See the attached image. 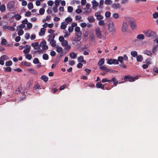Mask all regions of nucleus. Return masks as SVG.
I'll use <instances>...</instances> for the list:
<instances>
[{"instance_id":"5fc2aeb1","label":"nucleus","mask_w":158,"mask_h":158,"mask_svg":"<svg viewBox=\"0 0 158 158\" xmlns=\"http://www.w3.org/2000/svg\"><path fill=\"white\" fill-rule=\"evenodd\" d=\"M33 63L34 64H37L39 63V61L37 58H35L33 60Z\"/></svg>"},{"instance_id":"bb28decb","label":"nucleus","mask_w":158,"mask_h":158,"mask_svg":"<svg viewBox=\"0 0 158 158\" xmlns=\"http://www.w3.org/2000/svg\"><path fill=\"white\" fill-rule=\"evenodd\" d=\"M137 38L139 40H142L144 39V36L143 35L140 34L137 36Z\"/></svg>"},{"instance_id":"37998d69","label":"nucleus","mask_w":158,"mask_h":158,"mask_svg":"<svg viewBox=\"0 0 158 158\" xmlns=\"http://www.w3.org/2000/svg\"><path fill=\"white\" fill-rule=\"evenodd\" d=\"M111 81H112V80H108V79H107L106 78H103V79H102V83H104L106 82H110Z\"/></svg>"},{"instance_id":"7ed1b4c3","label":"nucleus","mask_w":158,"mask_h":158,"mask_svg":"<svg viewBox=\"0 0 158 158\" xmlns=\"http://www.w3.org/2000/svg\"><path fill=\"white\" fill-rule=\"evenodd\" d=\"M108 30L112 34H114L115 32L114 25L112 22H110L108 24Z\"/></svg>"},{"instance_id":"a18cd8bd","label":"nucleus","mask_w":158,"mask_h":158,"mask_svg":"<svg viewBox=\"0 0 158 158\" xmlns=\"http://www.w3.org/2000/svg\"><path fill=\"white\" fill-rule=\"evenodd\" d=\"M43 58L44 60H48V56L47 54L45 53L43 55Z\"/></svg>"},{"instance_id":"69168bd1","label":"nucleus","mask_w":158,"mask_h":158,"mask_svg":"<svg viewBox=\"0 0 158 158\" xmlns=\"http://www.w3.org/2000/svg\"><path fill=\"white\" fill-rule=\"evenodd\" d=\"M85 13H89L91 12V9L90 8H84Z\"/></svg>"},{"instance_id":"9d476101","label":"nucleus","mask_w":158,"mask_h":158,"mask_svg":"<svg viewBox=\"0 0 158 158\" xmlns=\"http://www.w3.org/2000/svg\"><path fill=\"white\" fill-rule=\"evenodd\" d=\"M92 5L93 6H92V9H95L96 10V7L98 6L99 5V4L98 2H97L96 0H93L92 2Z\"/></svg>"},{"instance_id":"13d9d810","label":"nucleus","mask_w":158,"mask_h":158,"mask_svg":"<svg viewBox=\"0 0 158 158\" xmlns=\"http://www.w3.org/2000/svg\"><path fill=\"white\" fill-rule=\"evenodd\" d=\"M118 14L117 13H114L112 15L113 17L115 19H117L118 17Z\"/></svg>"},{"instance_id":"4be33fe9","label":"nucleus","mask_w":158,"mask_h":158,"mask_svg":"<svg viewBox=\"0 0 158 158\" xmlns=\"http://www.w3.org/2000/svg\"><path fill=\"white\" fill-rule=\"evenodd\" d=\"M104 58H102L99 60L98 63V64L99 66H100L104 64Z\"/></svg>"},{"instance_id":"412c9836","label":"nucleus","mask_w":158,"mask_h":158,"mask_svg":"<svg viewBox=\"0 0 158 158\" xmlns=\"http://www.w3.org/2000/svg\"><path fill=\"white\" fill-rule=\"evenodd\" d=\"M69 56L72 59H75L77 57V55L74 52H71L69 54Z\"/></svg>"},{"instance_id":"cd10ccee","label":"nucleus","mask_w":158,"mask_h":158,"mask_svg":"<svg viewBox=\"0 0 158 158\" xmlns=\"http://www.w3.org/2000/svg\"><path fill=\"white\" fill-rule=\"evenodd\" d=\"M73 19L70 17H68L65 19V22H67V24H68L70 22H72Z\"/></svg>"},{"instance_id":"bf43d9fd","label":"nucleus","mask_w":158,"mask_h":158,"mask_svg":"<svg viewBox=\"0 0 158 158\" xmlns=\"http://www.w3.org/2000/svg\"><path fill=\"white\" fill-rule=\"evenodd\" d=\"M145 63L147 64H151V59L148 58L145 61Z\"/></svg>"},{"instance_id":"f704fd0d","label":"nucleus","mask_w":158,"mask_h":158,"mask_svg":"<svg viewBox=\"0 0 158 158\" xmlns=\"http://www.w3.org/2000/svg\"><path fill=\"white\" fill-rule=\"evenodd\" d=\"M131 54L132 56L133 57H135L137 55V53L135 51H132L131 52Z\"/></svg>"},{"instance_id":"4c0bfd02","label":"nucleus","mask_w":158,"mask_h":158,"mask_svg":"<svg viewBox=\"0 0 158 158\" xmlns=\"http://www.w3.org/2000/svg\"><path fill=\"white\" fill-rule=\"evenodd\" d=\"M49 43L51 45V46L53 47H56V42L54 40H53L52 41H51L50 42H49Z\"/></svg>"},{"instance_id":"e433bc0d","label":"nucleus","mask_w":158,"mask_h":158,"mask_svg":"<svg viewBox=\"0 0 158 158\" xmlns=\"http://www.w3.org/2000/svg\"><path fill=\"white\" fill-rule=\"evenodd\" d=\"M28 7L30 10H31L33 8V5L32 2H29L28 4Z\"/></svg>"},{"instance_id":"8fccbe9b","label":"nucleus","mask_w":158,"mask_h":158,"mask_svg":"<svg viewBox=\"0 0 158 158\" xmlns=\"http://www.w3.org/2000/svg\"><path fill=\"white\" fill-rule=\"evenodd\" d=\"M112 2L111 0H105V3L106 5H110L112 3Z\"/></svg>"},{"instance_id":"864d4df0","label":"nucleus","mask_w":158,"mask_h":158,"mask_svg":"<svg viewBox=\"0 0 158 158\" xmlns=\"http://www.w3.org/2000/svg\"><path fill=\"white\" fill-rule=\"evenodd\" d=\"M61 0H55V5L56 6H58L59 5L60 2Z\"/></svg>"},{"instance_id":"3c124183","label":"nucleus","mask_w":158,"mask_h":158,"mask_svg":"<svg viewBox=\"0 0 158 158\" xmlns=\"http://www.w3.org/2000/svg\"><path fill=\"white\" fill-rule=\"evenodd\" d=\"M45 12V10L44 9L41 8L39 10V13L41 15H43Z\"/></svg>"},{"instance_id":"2f4dec72","label":"nucleus","mask_w":158,"mask_h":158,"mask_svg":"<svg viewBox=\"0 0 158 158\" xmlns=\"http://www.w3.org/2000/svg\"><path fill=\"white\" fill-rule=\"evenodd\" d=\"M137 60L139 62H141L143 59V57L142 55H139L136 57Z\"/></svg>"},{"instance_id":"6e6d98bb","label":"nucleus","mask_w":158,"mask_h":158,"mask_svg":"<svg viewBox=\"0 0 158 158\" xmlns=\"http://www.w3.org/2000/svg\"><path fill=\"white\" fill-rule=\"evenodd\" d=\"M111 15L109 11H106L105 13V16L106 18H108L110 17Z\"/></svg>"},{"instance_id":"603ef678","label":"nucleus","mask_w":158,"mask_h":158,"mask_svg":"<svg viewBox=\"0 0 158 158\" xmlns=\"http://www.w3.org/2000/svg\"><path fill=\"white\" fill-rule=\"evenodd\" d=\"M104 1L103 0H101L100 1V2H99L100 5L99 6V7L101 9L102 8V7H103L102 5L104 3Z\"/></svg>"},{"instance_id":"393cba45","label":"nucleus","mask_w":158,"mask_h":158,"mask_svg":"<svg viewBox=\"0 0 158 158\" xmlns=\"http://www.w3.org/2000/svg\"><path fill=\"white\" fill-rule=\"evenodd\" d=\"M56 51L60 53L62 52L63 48L62 47H59L57 45L56 46Z\"/></svg>"},{"instance_id":"4d7b16f0","label":"nucleus","mask_w":158,"mask_h":158,"mask_svg":"<svg viewBox=\"0 0 158 158\" xmlns=\"http://www.w3.org/2000/svg\"><path fill=\"white\" fill-rule=\"evenodd\" d=\"M98 24L100 25L103 26L105 25V22L103 20H101L98 22Z\"/></svg>"},{"instance_id":"774afa93","label":"nucleus","mask_w":158,"mask_h":158,"mask_svg":"<svg viewBox=\"0 0 158 158\" xmlns=\"http://www.w3.org/2000/svg\"><path fill=\"white\" fill-rule=\"evenodd\" d=\"M59 41L61 43L64 40V37L62 36H60L59 38Z\"/></svg>"},{"instance_id":"0eeeda50","label":"nucleus","mask_w":158,"mask_h":158,"mask_svg":"<svg viewBox=\"0 0 158 158\" xmlns=\"http://www.w3.org/2000/svg\"><path fill=\"white\" fill-rule=\"evenodd\" d=\"M40 46L42 47V48L43 50H47L48 48V47L46 45V41L44 40L40 43Z\"/></svg>"},{"instance_id":"ddd939ff","label":"nucleus","mask_w":158,"mask_h":158,"mask_svg":"<svg viewBox=\"0 0 158 158\" xmlns=\"http://www.w3.org/2000/svg\"><path fill=\"white\" fill-rule=\"evenodd\" d=\"M95 15L97 19L98 20H100L103 19V17L101 15L100 12H98L96 13Z\"/></svg>"},{"instance_id":"c756f323","label":"nucleus","mask_w":158,"mask_h":158,"mask_svg":"<svg viewBox=\"0 0 158 158\" xmlns=\"http://www.w3.org/2000/svg\"><path fill=\"white\" fill-rule=\"evenodd\" d=\"M24 56L27 59L30 60L31 59L32 57V56L30 54H25Z\"/></svg>"},{"instance_id":"58836bf2","label":"nucleus","mask_w":158,"mask_h":158,"mask_svg":"<svg viewBox=\"0 0 158 158\" xmlns=\"http://www.w3.org/2000/svg\"><path fill=\"white\" fill-rule=\"evenodd\" d=\"M107 63L109 64H113V59H106Z\"/></svg>"},{"instance_id":"ea45409f","label":"nucleus","mask_w":158,"mask_h":158,"mask_svg":"<svg viewBox=\"0 0 158 158\" xmlns=\"http://www.w3.org/2000/svg\"><path fill=\"white\" fill-rule=\"evenodd\" d=\"M22 64L23 65H26L27 66H29L31 65V63L27 62H22Z\"/></svg>"},{"instance_id":"473e14b6","label":"nucleus","mask_w":158,"mask_h":158,"mask_svg":"<svg viewBox=\"0 0 158 158\" xmlns=\"http://www.w3.org/2000/svg\"><path fill=\"white\" fill-rule=\"evenodd\" d=\"M111 80L113 82V83L114 85L115 86H116L118 84V81L116 80L115 77L113 78Z\"/></svg>"},{"instance_id":"338daca9","label":"nucleus","mask_w":158,"mask_h":158,"mask_svg":"<svg viewBox=\"0 0 158 158\" xmlns=\"http://www.w3.org/2000/svg\"><path fill=\"white\" fill-rule=\"evenodd\" d=\"M153 18L154 19H156L158 17V13L155 12L153 15Z\"/></svg>"},{"instance_id":"f3484780","label":"nucleus","mask_w":158,"mask_h":158,"mask_svg":"<svg viewBox=\"0 0 158 158\" xmlns=\"http://www.w3.org/2000/svg\"><path fill=\"white\" fill-rule=\"evenodd\" d=\"M49 38L48 39V42H50L54 40V38L55 36L54 34H50L48 35Z\"/></svg>"},{"instance_id":"c03bdc74","label":"nucleus","mask_w":158,"mask_h":158,"mask_svg":"<svg viewBox=\"0 0 158 158\" xmlns=\"http://www.w3.org/2000/svg\"><path fill=\"white\" fill-rule=\"evenodd\" d=\"M12 64V62L11 60L6 61V65L7 66H11Z\"/></svg>"},{"instance_id":"5701e85b","label":"nucleus","mask_w":158,"mask_h":158,"mask_svg":"<svg viewBox=\"0 0 158 158\" xmlns=\"http://www.w3.org/2000/svg\"><path fill=\"white\" fill-rule=\"evenodd\" d=\"M87 19L89 22L90 23H93L95 20V19L93 16H89Z\"/></svg>"},{"instance_id":"a878e982","label":"nucleus","mask_w":158,"mask_h":158,"mask_svg":"<svg viewBox=\"0 0 158 158\" xmlns=\"http://www.w3.org/2000/svg\"><path fill=\"white\" fill-rule=\"evenodd\" d=\"M41 79L43 80L44 82H46L48 80V77L44 75L41 77Z\"/></svg>"},{"instance_id":"20e7f679","label":"nucleus","mask_w":158,"mask_h":158,"mask_svg":"<svg viewBox=\"0 0 158 158\" xmlns=\"http://www.w3.org/2000/svg\"><path fill=\"white\" fill-rule=\"evenodd\" d=\"M130 19L129 23L130 26L132 30L135 29L136 27V23L133 19L131 18H130Z\"/></svg>"},{"instance_id":"c9c22d12","label":"nucleus","mask_w":158,"mask_h":158,"mask_svg":"<svg viewBox=\"0 0 158 158\" xmlns=\"http://www.w3.org/2000/svg\"><path fill=\"white\" fill-rule=\"evenodd\" d=\"M0 59H2V60H7L9 59V58L6 55H4L2 56L0 58Z\"/></svg>"},{"instance_id":"9b49d317","label":"nucleus","mask_w":158,"mask_h":158,"mask_svg":"<svg viewBox=\"0 0 158 158\" xmlns=\"http://www.w3.org/2000/svg\"><path fill=\"white\" fill-rule=\"evenodd\" d=\"M25 49L23 51V52L25 54L29 53L30 50L31 46L28 45H26L25 46Z\"/></svg>"},{"instance_id":"c85d7f7f","label":"nucleus","mask_w":158,"mask_h":158,"mask_svg":"<svg viewBox=\"0 0 158 158\" xmlns=\"http://www.w3.org/2000/svg\"><path fill=\"white\" fill-rule=\"evenodd\" d=\"M143 53L145 54H146L149 56H152V54L151 52L148 50H145L144 51Z\"/></svg>"},{"instance_id":"f03ea898","label":"nucleus","mask_w":158,"mask_h":158,"mask_svg":"<svg viewBox=\"0 0 158 158\" xmlns=\"http://www.w3.org/2000/svg\"><path fill=\"white\" fill-rule=\"evenodd\" d=\"M143 33L146 36L148 37H153L156 35L155 32L152 31L150 29L144 31Z\"/></svg>"},{"instance_id":"052dcab7","label":"nucleus","mask_w":158,"mask_h":158,"mask_svg":"<svg viewBox=\"0 0 158 158\" xmlns=\"http://www.w3.org/2000/svg\"><path fill=\"white\" fill-rule=\"evenodd\" d=\"M73 30V28L72 26H70L68 27V30L69 33L72 32Z\"/></svg>"},{"instance_id":"423d86ee","label":"nucleus","mask_w":158,"mask_h":158,"mask_svg":"<svg viewBox=\"0 0 158 158\" xmlns=\"http://www.w3.org/2000/svg\"><path fill=\"white\" fill-rule=\"evenodd\" d=\"M95 31L97 36L100 38L102 37L101 32L99 27H96L95 29Z\"/></svg>"},{"instance_id":"72a5a7b5","label":"nucleus","mask_w":158,"mask_h":158,"mask_svg":"<svg viewBox=\"0 0 158 158\" xmlns=\"http://www.w3.org/2000/svg\"><path fill=\"white\" fill-rule=\"evenodd\" d=\"M25 26V25L22 23V24L19 25L17 27V30H18L19 29H21L23 28Z\"/></svg>"},{"instance_id":"79ce46f5","label":"nucleus","mask_w":158,"mask_h":158,"mask_svg":"<svg viewBox=\"0 0 158 158\" xmlns=\"http://www.w3.org/2000/svg\"><path fill=\"white\" fill-rule=\"evenodd\" d=\"M5 10L6 6L5 5H2L0 6V10L1 12H2L5 11Z\"/></svg>"},{"instance_id":"39448f33","label":"nucleus","mask_w":158,"mask_h":158,"mask_svg":"<svg viewBox=\"0 0 158 158\" xmlns=\"http://www.w3.org/2000/svg\"><path fill=\"white\" fill-rule=\"evenodd\" d=\"M75 35L78 37V38H81V33L80 32V28L78 27H76L75 28Z\"/></svg>"},{"instance_id":"aec40b11","label":"nucleus","mask_w":158,"mask_h":158,"mask_svg":"<svg viewBox=\"0 0 158 158\" xmlns=\"http://www.w3.org/2000/svg\"><path fill=\"white\" fill-rule=\"evenodd\" d=\"M39 43L38 42H35L31 44V46L34 47V48L35 49H39L38 47Z\"/></svg>"},{"instance_id":"e2e57ef3","label":"nucleus","mask_w":158,"mask_h":158,"mask_svg":"<svg viewBox=\"0 0 158 158\" xmlns=\"http://www.w3.org/2000/svg\"><path fill=\"white\" fill-rule=\"evenodd\" d=\"M7 29L10 30L11 31H13L15 30V28L12 26H8V27H7Z\"/></svg>"},{"instance_id":"6e6552de","label":"nucleus","mask_w":158,"mask_h":158,"mask_svg":"<svg viewBox=\"0 0 158 158\" xmlns=\"http://www.w3.org/2000/svg\"><path fill=\"white\" fill-rule=\"evenodd\" d=\"M80 38H78L75 37L72 41V44L75 45H77L80 44Z\"/></svg>"},{"instance_id":"4468645a","label":"nucleus","mask_w":158,"mask_h":158,"mask_svg":"<svg viewBox=\"0 0 158 158\" xmlns=\"http://www.w3.org/2000/svg\"><path fill=\"white\" fill-rule=\"evenodd\" d=\"M96 87L97 88H101L102 89H104V85H102L101 82H98L96 84Z\"/></svg>"},{"instance_id":"a211bd4d","label":"nucleus","mask_w":158,"mask_h":158,"mask_svg":"<svg viewBox=\"0 0 158 158\" xmlns=\"http://www.w3.org/2000/svg\"><path fill=\"white\" fill-rule=\"evenodd\" d=\"M1 39L2 40L0 44L1 45H2L6 46L7 42L6 40L3 37H2L1 38Z\"/></svg>"},{"instance_id":"680f3d73","label":"nucleus","mask_w":158,"mask_h":158,"mask_svg":"<svg viewBox=\"0 0 158 158\" xmlns=\"http://www.w3.org/2000/svg\"><path fill=\"white\" fill-rule=\"evenodd\" d=\"M22 90V87L21 86H19L16 89V92L17 93L21 91Z\"/></svg>"},{"instance_id":"de8ad7c7","label":"nucleus","mask_w":158,"mask_h":158,"mask_svg":"<svg viewBox=\"0 0 158 158\" xmlns=\"http://www.w3.org/2000/svg\"><path fill=\"white\" fill-rule=\"evenodd\" d=\"M19 31L18 32V34L19 36L22 35L24 33V31L22 29H19Z\"/></svg>"},{"instance_id":"f8f14e48","label":"nucleus","mask_w":158,"mask_h":158,"mask_svg":"<svg viewBox=\"0 0 158 158\" xmlns=\"http://www.w3.org/2000/svg\"><path fill=\"white\" fill-rule=\"evenodd\" d=\"M14 15L13 17L15 18V19L17 21L19 20L22 18V16L20 14H16L15 12H14Z\"/></svg>"},{"instance_id":"6ab92c4d","label":"nucleus","mask_w":158,"mask_h":158,"mask_svg":"<svg viewBox=\"0 0 158 158\" xmlns=\"http://www.w3.org/2000/svg\"><path fill=\"white\" fill-rule=\"evenodd\" d=\"M45 29L44 28H42L39 33V35L40 36H43L45 34Z\"/></svg>"},{"instance_id":"49530a36","label":"nucleus","mask_w":158,"mask_h":158,"mask_svg":"<svg viewBox=\"0 0 158 158\" xmlns=\"http://www.w3.org/2000/svg\"><path fill=\"white\" fill-rule=\"evenodd\" d=\"M28 71L30 72H31V73H32L33 74H36L37 73V72H36V71L35 70H34L32 69H28Z\"/></svg>"},{"instance_id":"a19ab883","label":"nucleus","mask_w":158,"mask_h":158,"mask_svg":"<svg viewBox=\"0 0 158 158\" xmlns=\"http://www.w3.org/2000/svg\"><path fill=\"white\" fill-rule=\"evenodd\" d=\"M118 62H119L121 63H122L123 62V57L122 56H119L118 58Z\"/></svg>"},{"instance_id":"1a4fd4ad","label":"nucleus","mask_w":158,"mask_h":158,"mask_svg":"<svg viewBox=\"0 0 158 158\" xmlns=\"http://www.w3.org/2000/svg\"><path fill=\"white\" fill-rule=\"evenodd\" d=\"M112 7L115 9H119L121 7V5L118 3H114L111 5Z\"/></svg>"},{"instance_id":"7c9ffc66","label":"nucleus","mask_w":158,"mask_h":158,"mask_svg":"<svg viewBox=\"0 0 158 158\" xmlns=\"http://www.w3.org/2000/svg\"><path fill=\"white\" fill-rule=\"evenodd\" d=\"M68 44V42L67 40H64L61 43V45L63 47H65Z\"/></svg>"},{"instance_id":"dca6fc26","label":"nucleus","mask_w":158,"mask_h":158,"mask_svg":"<svg viewBox=\"0 0 158 158\" xmlns=\"http://www.w3.org/2000/svg\"><path fill=\"white\" fill-rule=\"evenodd\" d=\"M78 61L79 62L82 63L84 64H86V61L84 60V57L83 56H80L77 58Z\"/></svg>"},{"instance_id":"09e8293b","label":"nucleus","mask_w":158,"mask_h":158,"mask_svg":"<svg viewBox=\"0 0 158 158\" xmlns=\"http://www.w3.org/2000/svg\"><path fill=\"white\" fill-rule=\"evenodd\" d=\"M81 17L79 15H77L75 17V19L76 20H78L79 21H82V20L81 19Z\"/></svg>"},{"instance_id":"f257e3e1","label":"nucleus","mask_w":158,"mask_h":158,"mask_svg":"<svg viewBox=\"0 0 158 158\" xmlns=\"http://www.w3.org/2000/svg\"><path fill=\"white\" fill-rule=\"evenodd\" d=\"M130 20V17H125L124 18L121 28L122 31L125 32L127 30L128 26L129 21Z\"/></svg>"},{"instance_id":"0e129e2a","label":"nucleus","mask_w":158,"mask_h":158,"mask_svg":"<svg viewBox=\"0 0 158 158\" xmlns=\"http://www.w3.org/2000/svg\"><path fill=\"white\" fill-rule=\"evenodd\" d=\"M32 24L31 23H28L27 24V27L28 29H30L32 27Z\"/></svg>"},{"instance_id":"b1692460","label":"nucleus","mask_w":158,"mask_h":158,"mask_svg":"<svg viewBox=\"0 0 158 158\" xmlns=\"http://www.w3.org/2000/svg\"><path fill=\"white\" fill-rule=\"evenodd\" d=\"M138 78V77L136 76L135 77H131L130 76V77L129 78V79L128 81L130 82H132L134 81H135V80L137 79Z\"/></svg>"},{"instance_id":"2eb2a0df","label":"nucleus","mask_w":158,"mask_h":158,"mask_svg":"<svg viewBox=\"0 0 158 158\" xmlns=\"http://www.w3.org/2000/svg\"><path fill=\"white\" fill-rule=\"evenodd\" d=\"M67 22H63L61 23L60 25V28L61 29L64 30L66 28L67 26L68 25Z\"/></svg>"}]
</instances>
